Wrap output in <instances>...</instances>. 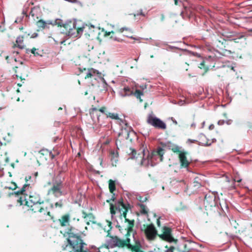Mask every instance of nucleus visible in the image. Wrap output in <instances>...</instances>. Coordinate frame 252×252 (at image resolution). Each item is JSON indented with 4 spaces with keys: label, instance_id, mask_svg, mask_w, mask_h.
<instances>
[{
    "label": "nucleus",
    "instance_id": "nucleus-1",
    "mask_svg": "<svg viewBox=\"0 0 252 252\" xmlns=\"http://www.w3.org/2000/svg\"><path fill=\"white\" fill-rule=\"evenodd\" d=\"M115 208L119 212L121 215L125 218L126 221L128 222V225L126 228V233L125 238H121V243H122L121 248H126L132 252H138L139 249L141 248V244L140 240L135 237L136 232L133 230L134 220L126 218V213L128 210L130 209V205L127 203L120 201L116 204L115 206L111 204L110 209L112 217L115 214Z\"/></svg>",
    "mask_w": 252,
    "mask_h": 252
},
{
    "label": "nucleus",
    "instance_id": "nucleus-2",
    "mask_svg": "<svg viewBox=\"0 0 252 252\" xmlns=\"http://www.w3.org/2000/svg\"><path fill=\"white\" fill-rule=\"evenodd\" d=\"M58 25L64 29L63 32L65 33L67 36L73 38H79L82 35L84 29L88 28L90 30V33L94 32V26L86 25L81 27L78 26V23L75 20H68L63 24V22L59 20L56 21Z\"/></svg>",
    "mask_w": 252,
    "mask_h": 252
},
{
    "label": "nucleus",
    "instance_id": "nucleus-3",
    "mask_svg": "<svg viewBox=\"0 0 252 252\" xmlns=\"http://www.w3.org/2000/svg\"><path fill=\"white\" fill-rule=\"evenodd\" d=\"M143 152L144 154L141 164L146 167L149 165L153 166L158 162L161 161L164 154L163 149L160 147H158L156 150H153L151 153L147 151V155L144 150Z\"/></svg>",
    "mask_w": 252,
    "mask_h": 252
},
{
    "label": "nucleus",
    "instance_id": "nucleus-4",
    "mask_svg": "<svg viewBox=\"0 0 252 252\" xmlns=\"http://www.w3.org/2000/svg\"><path fill=\"white\" fill-rule=\"evenodd\" d=\"M29 187L30 184H25L21 189L14 192V194L16 195L18 198L17 203L19 204L20 205H26L28 206L32 204L37 203L41 201L38 196L31 195L29 196V199L28 200L27 197H28V195L25 192L26 191V189L29 188Z\"/></svg>",
    "mask_w": 252,
    "mask_h": 252
},
{
    "label": "nucleus",
    "instance_id": "nucleus-5",
    "mask_svg": "<svg viewBox=\"0 0 252 252\" xmlns=\"http://www.w3.org/2000/svg\"><path fill=\"white\" fill-rule=\"evenodd\" d=\"M201 66H203L207 68L215 69L219 68L227 67L235 71L234 66L232 64H230L229 62L222 63H220V60L215 55L208 56L204 60L203 62L200 63Z\"/></svg>",
    "mask_w": 252,
    "mask_h": 252
},
{
    "label": "nucleus",
    "instance_id": "nucleus-6",
    "mask_svg": "<svg viewBox=\"0 0 252 252\" xmlns=\"http://www.w3.org/2000/svg\"><path fill=\"white\" fill-rule=\"evenodd\" d=\"M99 113H101L107 116L108 112L106 111V108L105 107H102L99 109H97L96 107L92 106L89 109V113L93 122V125L96 126H101L102 125L100 120V116L99 114Z\"/></svg>",
    "mask_w": 252,
    "mask_h": 252
},
{
    "label": "nucleus",
    "instance_id": "nucleus-7",
    "mask_svg": "<svg viewBox=\"0 0 252 252\" xmlns=\"http://www.w3.org/2000/svg\"><path fill=\"white\" fill-rule=\"evenodd\" d=\"M28 207L29 208V210H31L34 213L39 212L40 214L43 213V215H44L43 218H42L41 215L39 216V220L40 221L46 220L47 207L44 204L43 200L37 203L32 204Z\"/></svg>",
    "mask_w": 252,
    "mask_h": 252
},
{
    "label": "nucleus",
    "instance_id": "nucleus-8",
    "mask_svg": "<svg viewBox=\"0 0 252 252\" xmlns=\"http://www.w3.org/2000/svg\"><path fill=\"white\" fill-rule=\"evenodd\" d=\"M13 70L17 78H19L21 80H25V78L28 76V67L20 62L18 65L13 67Z\"/></svg>",
    "mask_w": 252,
    "mask_h": 252
},
{
    "label": "nucleus",
    "instance_id": "nucleus-9",
    "mask_svg": "<svg viewBox=\"0 0 252 252\" xmlns=\"http://www.w3.org/2000/svg\"><path fill=\"white\" fill-rule=\"evenodd\" d=\"M147 122L148 124L155 128L163 130L166 128V124L160 119L153 115L148 116Z\"/></svg>",
    "mask_w": 252,
    "mask_h": 252
},
{
    "label": "nucleus",
    "instance_id": "nucleus-10",
    "mask_svg": "<svg viewBox=\"0 0 252 252\" xmlns=\"http://www.w3.org/2000/svg\"><path fill=\"white\" fill-rule=\"evenodd\" d=\"M121 238L117 236H111L105 241L104 246L107 249H113L116 247L121 248Z\"/></svg>",
    "mask_w": 252,
    "mask_h": 252
},
{
    "label": "nucleus",
    "instance_id": "nucleus-11",
    "mask_svg": "<svg viewBox=\"0 0 252 252\" xmlns=\"http://www.w3.org/2000/svg\"><path fill=\"white\" fill-rule=\"evenodd\" d=\"M172 229L167 226H163L162 228L163 233L158 235L159 237L162 240L168 243L176 242L177 240L174 239L172 235Z\"/></svg>",
    "mask_w": 252,
    "mask_h": 252
},
{
    "label": "nucleus",
    "instance_id": "nucleus-12",
    "mask_svg": "<svg viewBox=\"0 0 252 252\" xmlns=\"http://www.w3.org/2000/svg\"><path fill=\"white\" fill-rule=\"evenodd\" d=\"M86 71L85 79H94L96 81L100 80L103 79L102 74L98 70L93 68L84 69Z\"/></svg>",
    "mask_w": 252,
    "mask_h": 252
},
{
    "label": "nucleus",
    "instance_id": "nucleus-13",
    "mask_svg": "<svg viewBox=\"0 0 252 252\" xmlns=\"http://www.w3.org/2000/svg\"><path fill=\"white\" fill-rule=\"evenodd\" d=\"M146 236L149 240H154L158 235V232L154 225L151 223L145 230Z\"/></svg>",
    "mask_w": 252,
    "mask_h": 252
},
{
    "label": "nucleus",
    "instance_id": "nucleus-14",
    "mask_svg": "<svg viewBox=\"0 0 252 252\" xmlns=\"http://www.w3.org/2000/svg\"><path fill=\"white\" fill-rule=\"evenodd\" d=\"M204 203L206 207L215 206L216 205V194L214 193L207 194L204 198Z\"/></svg>",
    "mask_w": 252,
    "mask_h": 252
},
{
    "label": "nucleus",
    "instance_id": "nucleus-15",
    "mask_svg": "<svg viewBox=\"0 0 252 252\" xmlns=\"http://www.w3.org/2000/svg\"><path fill=\"white\" fill-rule=\"evenodd\" d=\"M179 158L181 164V167L182 168H188L190 164V161L188 159L186 156V153L181 152L179 154Z\"/></svg>",
    "mask_w": 252,
    "mask_h": 252
},
{
    "label": "nucleus",
    "instance_id": "nucleus-16",
    "mask_svg": "<svg viewBox=\"0 0 252 252\" xmlns=\"http://www.w3.org/2000/svg\"><path fill=\"white\" fill-rule=\"evenodd\" d=\"M214 141H216V140L213 139V141L211 142L203 133H200L198 136V144L200 145L210 146Z\"/></svg>",
    "mask_w": 252,
    "mask_h": 252
},
{
    "label": "nucleus",
    "instance_id": "nucleus-17",
    "mask_svg": "<svg viewBox=\"0 0 252 252\" xmlns=\"http://www.w3.org/2000/svg\"><path fill=\"white\" fill-rule=\"evenodd\" d=\"M30 35V34L27 35H24L22 36H19L16 40V43H14L13 45V48L18 47L19 49H23L25 48V45L23 44V41L24 37H28Z\"/></svg>",
    "mask_w": 252,
    "mask_h": 252
},
{
    "label": "nucleus",
    "instance_id": "nucleus-18",
    "mask_svg": "<svg viewBox=\"0 0 252 252\" xmlns=\"http://www.w3.org/2000/svg\"><path fill=\"white\" fill-rule=\"evenodd\" d=\"M133 92L129 87H125L119 92V94L122 97H126L132 95Z\"/></svg>",
    "mask_w": 252,
    "mask_h": 252
},
{
    "label": "nucleus",
    "instance_id": "nucleus-19",
    "mask_svg": "<svg viewBox=\"0 0 252 252\" xmlns=\"http://www.w3.org/2000/svg\"><path fill=\"white\" fill-rule=\"evenodd\" d=\"M107 118H110L112 119H115L117 120V122L120 124L122 125L124 124L125 125H127L126 121L122 120V119L119 118L118 114L114 113L108 112L106 116Z\"/></svg>",
    "mask_w": 252,
    "mask_h": 252
},
{
    "label": "nucleus",
    "instance_id": "nucleus-20",
    "mask_svg": "<svg viewBox=\"0 0 252 252\" xmlns=\"http://www.w3.org/2000/svg\"><path fill=\"white\" fill-rule=\"evenodd\" d=\"M62 188V184L61 183L54 185L51 190L56 196H60L62 194L61 189Z\"/></svg>",
    "mask_w": 252,
    "mask_h": 252
},
{
    "label": "nucleus",
    "instance_id": "nucleus-21",
    "mask_svg": "<svg viewBox=\"0 0 252 252\" xmlns=\"http://www.w3.org/2000/svg\"><path fill=\"white\" fill-rule=\"evenodd\" d=\"M70 216L68 214L63 216L59 220L61 225L62 226H66L69 225Z\"/></svg>",
    "mask_w": 252,
    "mask_h": 252
},
{
    "label": "nucleus",
    "instance_id": "nucleus-22",
    "mask_svg": "<svg viewBox=\"0 0 252 252\" xmlns=\"http://www.w3.org/2000/svg\"><path fill=\"white\" fill-rule=\"evenodd\" d=\"M110 158L111 164L113 166H116V164L118 161V155L115 153L114 151H111Z\"/></svg>",
    "mask_w": 252,
    "mask_h": 252
},
{
    "label": "nucleus",
    "instance_id": "nucleus-23",
    "mask_svg": "<svg viewBox=\"0 0 252 252\" xmlns=\"http://www.w3.org/2000/svg\"><path fill=\"white\" fill-rule=\"evenodd\" d=\"M46 23L42 20H39L36 22V25L38 29L37 31H42L46 26Z\"/></svg>",
    "mask_w": 252,
    "mask_h": 252
},
{
    "label": "nucleus",
    "instance_id": "nucleus-24",
    "mask_svg": "<svg viewBox=\"0 0 252 252\" xmlns=\"http://www.w3.org/2000/svg\"><path fill=\"white\" fill-rule=\"evenodd\" d=\"M37 9L33 7L32 8L31 10L30 15L32 17V20L33 21H36V19H38V17L37 16Z\"/></svg>",
    "mask_w": 252,
    "mask_h": 252
},
{
    "label": "nucleus",
    "instance_id": "nucleus-25",
    "mask_svg": "<svg viewBox=\"0 0 252 252\" xmlns=\"http://www.w3.org/2000/svg\"><path fill=\"white\" fill-rule=\"evenodd\" d=\"M138 205L140 207L139 211L140 214L143 215H147L148 210L147 207L144 204L142 203H139Z\"/></svg>",
    "mask_w": 252,
    "mask_h": 252
},
{
    "label": "nucleus",
    "instance_id": "nucleus-26",
    "mask_svg": "<svg viewBox=\"0 0 252 252\" xmlns=\"http://www.w3.org/2000/svg\"><path fill=\"white\" fill-rule=\"evenodd\" d=\"M227 184H229L230 185H227L226 187V189L228 190H232L235 188V181L232 179L231 181H228Z\"/></svg>",
    "mask_w": 252,
    "mask_h": 252
},
{
    "label": "nucleus",
    "instance_id": "nucleus-27",
    "mask_svg": "<svg viewBox=\"0 0 252 252\" xmlns=\"http://www.w3.org/2000/svg\"><path fill=\"white\" fill-rule=\"evenodd\" d=\"M109 189L111 193H113L116 189L115 184L114 182L111 180L109 181Z\"/></svg>",
    "mask_w": 252,
    "mask_h": 252
},
{
    "label": "nucleus",
    "instance_id": "nucleus-28",
    "mask_svg": "<svg viewBox=\"0 0 252 252\" xmlns=\"http://www.w3.org/2000/svg\"><path fill=\"white\" fill-rule=\"evenodd\" d=\"M37 50V49H36L35 48H33L31 50V53L32 54H33L35 56H42L43 54H44L43 50L38 51V52H36V51Z\"/></svg>",
    "mask_w": 252,
    "mask_h": 252
},
{
    "label": "nucleus",
    "instance_id": "nucleus-29",
    "mask_svg": "<svg viewBox=\"0 0 252 252\" xmlns=\"http://www.w3.org/2000/svg\"><path fill=\"white\" fill-rule=\"evenodd\" d=\"M133 94H134L137 98H140L141 96L143 95V92L140 90H136L134 93H133Z\"/></svg>",
    "mask_w": 252,
    "mask_h": 252
},
{
    "label": "nucleus",
    "instance_id": "nucleus-30",
    "mask_svg": "<svg viewBox=\"0 0 252 252\" xmlns=\"http://www.w3.org/2000/svg\"><path fill=\"white\" fill-rule=\"evenodd\" d=\"M187 143L189 144H191V143H197L198 144V139L195 140V139H188L187 140Z\"/></svg>",
    "mask_w": 252,
    "mask_h": 252
},
{
    "label": "nucleus",
    "instance_id": "nucleus-31",
    "mask_svg": "<svg viewBox=\"0 0 252 252\" xmlns=\"http://www.w3.org/2000/svg\"><path fill=\"white\" fill-rule=\"evenodd\" d=\"M136 154V151L134 149H132L131 153L129 154L131 158H134Z\"/></svg>",
    "mask_w": 252,
    "mask_h": 252
},
{
    "label": "nucleus",
    "instance_id": "nucleus-32",
    "mask_svg": "<svg viewBox=\"0 0 252 252\" xmlns=\"http://www.w3.org/2000/svg\"><path fill=\"white\" fill-rule=\"evenodd\" d=\"M134 15L135 17L139 15H141L143 17H145L146 16L145 14L142 12V10H140V11L139 12H138L136 14H135Z\"/></svg>",
    "mask_w": 252,
    "mask_h": 252
},
{
    "label": "nucleus",
    "instance_id": "nucleus-33",
    "mask_svg": "<svg viewBox=\"0 0 252 252\" xmlns=\"http://www.w3.org/2000/svg\"><path fill=\"white\" fill-rule=\"evenodd\" d=\"M12 187L9 188V189H11L12 190H15L17 188V185L15 183L12 182Z\"/></svg>",
    "mask_w": 252,
    "mask_h": 252
},
{
    "label": "nucleus",
    "instance_id": "nucleus-34",
    "mask_svg": "<svg viewBox=\"0 0 252 252\" xmlns=\"http://www.w3.org/2000/svg\"><path fill=\"white\" fill-rule=\"evenodd\" d=\"M174 249H175V248L173 246H171L169 248L167 249L165 251V252H173V251Z\"/></svg>",
    "mask_w": 252,
    "mask_h": 252
},
{
    "label": "nucleus",
    "instance_id": "nucleus-35",
    "mask_svg": "<svg viewBox=\"0 0 252 252\" xmlns=\"http://www.w3.org/2000/svg\"><path fill=\"white\" fill-rule=\"evenodd\" d=\"M59 153H56V154H53L51 152L49 153V156L52 159H54L56 155H58Z\"/></svg>",
    "mask_w": 252,
    "mask_h": 252
},
{
    "label": "nucleus",
    "instance_id": "nucleus-36",
    "mask_svg": "<svg viewBox=\"0 0 252 252\" xmlns=\"http://www.w3.org/2000/svg\"><path fill=\"white\" fill-rule=\"evenodd\" d=\"M131 31V30L128 28H125V27H123V28H122L120 29V32H123L124 31Z\"/></svg>",
    "mask_w": 252,
    "mask_h": 252
},
{
    "label": "nucleus",
    "instance_id": "nucleus-37",
    "mask_svg": "<svg viewBox=\"0 0 252 252\" xmlns=\"http://www.w3.org/2000/svg\"><path fill=\"white\" fill-rule=\"evenodd\" d=\"M225 124V121L222 120H220L218 122V124L220 126H222Z\"/></svg>",
    "mask_w": 252,
    "mask_h": 252
},
{
    "label": "nucleus",
    "instance_id": "nucleus-38",
    "mask_svg": "<svg viewBox=\"0 0 252 252\" xmlns=\"http://www.w3.org/2000/svg\"><path fill=\"white\" fill-rule=\"evenodd\" d=\"M31 178H32L31 176H30V175H28V176H26V177H25V181L26 182V184H28V182L31 179Z\"/></svg>",
    "mask_w": 252,
    "mask_h": 252
},
{
    "label": "nucleus",
    "instance_id": "nucleus-39",
    "mask_svg": "<svg viewBox=\"0 0 252 252\" xmlns=\"http://www.w3.org/2000/svg\"><path fill=\"white\" fill-rule=\"evenodd\" d=\"M172 150L174 152H178L180 150V147L176 146L172 149Z\"/></svg>",
    "mask_w": 252,
    "mask_h": 252
},
{
    "label": "nucleus",
    "instance_id": "nucleus-40",
    "mask_svg": "<svg viewBox=\"0 0 252 252\" xmlns=\"http://www.w3.org/2000/svg\"><path fill=\"white\" fill-rule=\"evenodd\" d=\"M225 123H226L228 125H230L232 123V120H227L226 121H225Z\"/></svg>",
    "mask_w": 252,
    "mask_h": 252
},
{
    "label": "nucleus",
    "instance_id": "nucleus-41",
    "mask_svg": "<svg viewBox=\"0 0 252 252\" xmlns=\"http://www.w3.org/2000/svg\"><path fill=\"white\" fill-rule=\"evenodd\" d=\"M126 37L130 38V39H134V40H138V39L136 38L135 37L132 36H128V35H126Z\"/></svg>",
    "mask_w": 252,
    "mask_h": 252
},
{
    "label": "nucleus",
    "instance_id": "nucleus-42",
    "mask_svg": "<svg viewBox=\"0 0 252 252\" xmlns=\"http://www.w3.org/2000/svg\"><path fill=\"white\" fill-rule=\"evenodd\" d=\"M192 128H195V126H196V124L194 123H192L191 124V126H190Z\"/></svg>",
    "mask_w": 252,
    "mask_h": 252
},
{
    "label": "nucleus",
    "instance_id": "nucleus-43",
    "mask_svg": "<svg viewBox=\"0 0 252 252\" xmlns=\"http://www.w3.org/2000/svg\"><path fill=\"white\" fill-rule=\"evenodd\" d=\"M214 128V126L213 125H211L209 126V129H211V130L213 129Z\"/></svg>",
    "mask_w": 252,
    "mask_h": 252
},
{
    "label": "nucleus",
    "instance_id": "nucleus-44",
    "mask_svg": "<svg viewBox=\"0 0 252 252\" xmlns=\"http://www.w3.org/2000/svg\"><path fill=\"white\" fill-rule=\"evenodd\" d=\"M37 35V33H33L32 36H31V37L32 38H34V37H36Z\"/></svg>",
    "mask_w": 252,
    "mask_h": 252
},
{
    "label": "nucleus",
    "instance_id": "nucleus-45",
    "mask_svg": "<svg viewBox=\"0 0 252 252\" xmlns=\"http://www.w3.org/2000/svg\"><path fill=\"white\" fill-rule=\"evenodd\" d=\"M5 162L7 163L9 162V158L8 157H6L5 158Z\"/></svg>",
    "mask_w": 252,
    "mask_h": 252
},
{
    "label": "nucleus",
    "instance_id": "nucleus-46",
    "mask_svg": "<svg viewBox=\"0 0 252 252\" xmlns=\"http://www.w3.org/2000/svg\"><path fill=\"white\" fill-rule=\"evenodd\" d=\"M157 224H158V226H160V221H159V220H157Z\"/></svg>",
    "mask_w": 252,
    "mask_h": 252
},
{
    "label": "nucleus",
    "instance_id": "nucleus-47",
    "mask_svg": "<svg viewBox=\"0 0 252 252\" xmlns=\"http://www.w3.org/2000/svg\"><path fill=\"white\" fill-rule=\"evenodd\" d=\"M59 206L60 207H61L62 206V205L61 204H59L58 203H56V206Z\"/></svg>",
    "mask_w": 252,
    "mask_h": 252
},
{
    "label": "nucleus",
    "instance_id": "nucleus-48",
    "mask_svg": "<svg viewBox=\"0 0 252 252\" xmlns=\"http://www.w3.org/2000/svg\"><path fill=\"white\" fill-rule=\"evenodd\" d=\"M8 58H9L8 56H6L5 57V59H6V60H7L8 59Z\"/></svg>",
    "mask_w": 252,
    "mask_h": 252
},
{
    "label": "nucleus",
    "instance_id": "nucleus-49",
    "mask_svg": "<svg viewBox=\"0 0 252 252\" xmlns=\"http://www.w3.org/2000/svg\"><path fill=\"white\" fill-rule=\"evenodd\" d=\"M110 33H111L110 32H107L106 34L107 35H109L110 34Z\"/></svg>",
    "mask_w": 252,
    "mask_h": 252
},
{
    "label": "nucleus",
    "instance_id": "nucleus-50",
    "mask_svg": "<svg viewBox=\"0 0 252 252\" xmlns=\"http://www.w3.org/2000/svg\"><path fill=\"white\" fill-rule=\"evenodd\" d=\"M11 165L12 166V167H14V164L13 163H11Z\"/></svg>",
    "mask_w": 252,
    "mask_h": 252
},
{
    "label": "nucleus",
    "instance_id": "nucleus-51",
    "mask_svg": "<svg viewBox=\"0 0 252 252\" xmlns=\"http://www.w3.org/2000/svg\"><path fill=\"white\" fill-rule=\"evenodd\" d=\"M175 4H177V0H175Z\"/></svg>",
    "mask_w": 252,
    "mask_h": 252
},
{
    "label": "nucleus",
    "instance_id": "nucleus-52",
    "mask_svg": "<svg viewBox=\"0 0 252 252\" xmlns=\"http://www.w3.org/2000/svg\"><path fill=\"white\" fill-rule=\"evenodd\" d=\"M244 37V36H243V35H241V36H240V37H239V38H242V37Z\"/></svg>",
    "mask_w": 252,
    "mask_h": 252
},
{
    "label": "nucleus",
    "instance_id": "nucleus-53",
    "mask_svg": "<svg viewBox=\"0 0 252 252\" xmlns=\"http://www.w3.org/2000/svg\"><path fill=\"white\" fill-rule=\"evenodd\" d=\"M23 27L20 28V30H23Z\"/></svg>",
    "mask_w": 252,
    "mask_h": 252
},
{
    "label": "nucleus",
    "instance_id": "nucleus-54",
    "mask_svg": "<svg viewBox=\"0 0 252 252\" xmlns=\"http://www.w3.org/2000/svg\"><path fill=\"white\" fill-rule=\"evenodd\" d=\"M135 60L137 62L138 60V58L135 59Z\"/></svg>",
    "mask_w": 252,
    "mask_h": 252
},
{
    "label": "nucleus",
    "instance_id": "nucleus-55",
    "mask_svg": "<svg viewBox=\"0 0 252 252\" xmlns=\"http://www.w3.org/2000/svg\"><path fill=\"white\" fill-rule=\"evenodd\" d=\"M48 24H52V22H48Z\"/></svg>",
    "mask_w": 252,
    "mask_h": 252
},
{
    "label": "nucleus",
    "instance_id": "nucleus-56",
    "mask_svg": "<svg viewBox=\"0 0 252 252\" xmlns=\"http://www.w3.org/2000/svg\"><path fill=\"white\" fill-rule=\"evenodd\" d=\"M18 86H21V85H20L19 84H18Z\"/></svg>",
    "mask_w": 252,
    "mask_h": 252
},
{
    "label": "nucleus",
    "instance_id": "nucleus-57",
    "mask_svg": "<svg viewBox=\"0 0 252 252\" xmlns=\"http://www.w3.org/2000/svg\"><path fill=\"white\" fill-rule=\"evenodd\" d=\"M202 124L204 125L205 124V122H203Z\"/></svg>",
    "mask_w": 252,
    "mask_h": 252
},
{
    "label": "nucleus",
    "instance_id": "nucleus-58",
    "mask_svg": "<svg viewBox=\"0 0 252 252\" xmlns=\"http://www.w3.org/2000/svg\"><path fill=\"white\" fill-rule=\"evenodd\" d=\"M240 181H241V180L237 181L238 182H240Z\"/></svg>",
    "mask_w": 252,
    "mask_h": 252
},
{
    "label": "nucleus",
    "instance_id": "nucleus-59",
    "mask_svg": "<svg viewBox=\"0 0 252 252\" xmlns=\"http://www.w3.org/2000/svg\"><path fill=\"white\" fill-rule=\"evenodd\" d=\"M37 175V172H36V173H35V176H36Z\"/></svg>",
    "mask_w": 252,
    "mask_h": 252
},
{
    "label": "nucleus",
    "instance_id": "nucleus-60",
    "mask_svg": "<svg viewBox=\"0 0 252 252\" xmlns=\"http://www.w3.org/2000/svg\"><path fill=\"white\" fill-rule=\"evenodd\" d=\"M251 31H252V30H251Z\"/></svg>",
    "mask_w": 252,
    "mask_h": 252
}]
</instances>
